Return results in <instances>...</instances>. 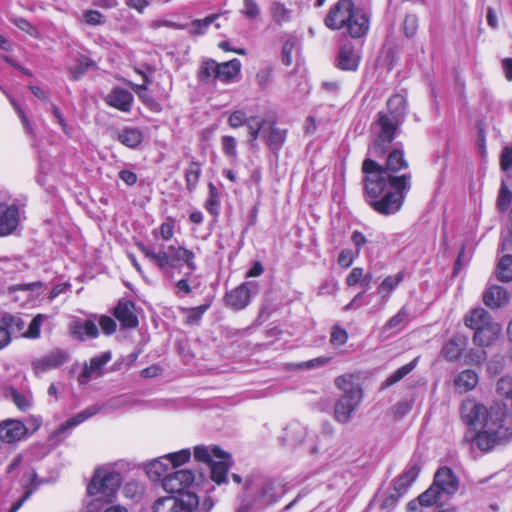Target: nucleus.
<instances>
[{"instance_id":"1","label":"nucleus","mask_w":512,"mask_h":512,"mask_svg":"<svg viewBox=\"0 0 512 512\" xmlns=\"http://www.w3.org/2000/svg\"><path fill=\"white\" fill-rule=\"evenodd\" d=\"M408 161L402 149L392 150L382 166L375 160L367 157L362 163L364 174L363 185L367 203L381 215H392L398 212L404 202L406 194L411 189V173L396 175L399 171L407 169Z\"/></svg>"},{"instance_id":"2","label":"nucleus","mask_w":512,"mask_h":512,"mask_svg":"<svg viewBox=\"0 0 512 512\" xmlns=\"http://www.w3.org/2000/svg\"><path fill=\"white\" fill-rule=\"evenodd\" d=\"M505 408L484 405L474 399L462 402L460 415L463 422L473 429H478L473 443L483 452H488L496 445L505 444L512 438V426L505 420Z\"/></svg>"},{"instance_id":"3","label":"nucleus","mask_w":512,"mask_h":512,"mask_svg":"<svg viewBox=\"0 0 512 512\" xmlns=\"http://www.w3.org/2000/svg\"><path fill=\"white\" fill-rule=\"evenodd\" d=\"M387 109V112L381 111L377 114V119L373 124L376 137L368 150L371 156H383L394 140L396 132L406 118V98L400 94L391 96L387 101Z\"/></svg>"},{"instance_id":"4","label":"nucleus","mask_w":512,"mask_h":512,"mask_svg":"<svg viewBox=\"0 0 512 512\" xmlns=\"http://www.w3.org/2000/svg\"><path fill=\"white\" fill-rule=\"evenodd\" d=\"M368 18L356 9L352 0H339L324 19L332 30H344L354 38L362 37L368 30Z\"/></svg>"},{"instance_id":"5","label":"nucleus","mask_w":512,"mask_h":512,"mask_svg":"<svg viewBox=\"0 0 512 512\" xmlns=\"http://www.w3.org/2000/svg\"><path fill=\"white\" fill-rule=\"evenodd\" d=\"M334 383L342 391L334 405V417L339 423L347 424L363 399V391L352 374L338 376Z\"/></svg>"},{"instance_id":"6","label":"nucleus","mask_w":512,"mask_h":512,"mask_svg":"<svg viewBox=\"0 0 512 512\" xmlns=\"http://www.w3.org/2000/svg\"><path fill=\"white\" fill-rule=\"evenodd\" d=\"M246 490V499L242 500L238 512H247L250 509L262 511L276 503L285 493L284 487L280 483L270 479L250 483Z\"/></svg>"},{"instance_id":"7","label":"nucleus","mask_w":512,"mask_h":512,"mask_svg":"<svg viewBox=\"0 0 512 512\" xmlns=\"http://www.w3.org/2000/svg\"><path fill=\"white\" fill-rule=\"evenodd\" d=\"M138 248L161 271L165 272L168 268H176L181 263H185L192 271L196 269L193 261L195 258L194 253L183 247L169 245L166 248L155 251L153 248L138 244Z\"/></svg>"},{"instance_id":"8","label":"nucleus","mask_w":512,"mask_h":512,"mask_svg":"<svg viewBox=\"0 0 512 512\" xmlns=\"http://www.w3.org/2000/svg\"><path fill=\"white\" fill-rule=\"evenodd\" d=\"M121 483V475L116 471L97 469L87 487L90 496L95 497V502H111Z\"/></svg>"},{"instance_id":"9","label":"nucleus","mask_w":512,"mask_h":512,"mask_svg":"<svg viewBox=\"0 0 512 512\" xmlns=\"http://www.w3.org/2000/svg\"><path fill=\"white\" fill-rule=\"evenodd\" d=\"M259 293V286L256 281H248L240 284L225 295L226 305L233 310L239 311L246 308L252 296Z\"/></svg>"},{"instance_id":"10","label":"nucleus","mask_w":512,"mask_h":512,"mask_svg":"<svg viewBox=\"0 0 512 512\" xmlns=\"http://www.w3.org/2000/svg\"><path fill=\"white\" fill-rule=\"evenodd\" d=\"M194 480L195 475L191 470L181 469L167 474L162 480V487L169 493H182Z\"/></svg>"},{"instance_id":"11","label":"nucleus","mask_w":512,"mask_h":512,"mask_svg":"<svg viewBox=\"0 0 512 512\" xmlns=\"http://www.w3.org/2000/svg\"><path fill=\"white\" fill-rule=\"evenodd\" d=\"M20 222V211L17 205L0 204V236L13 233Z\"/></svg>"},{"instance_id":"12","label":"nucleus","mask_w":512,"mask_h":512,"mask_svg":"<svg viewBox=\"0 0 512 512\" xmlns=\"http://www.w3.org/2000/svg\"><path fill=\"white\" fill-rule=\"evenodd\" d=\"M68 359V353L63 350H53L33 361L32 366L35 374H41L64 364Z\"/></svg>"},{"instance_id":"13","label":"nucleus","mask_w":512,"mask_h":512,"mask_svg":"<svg viewBox=\"0 0 512 512\" xmlns=\"http://www.w3.org/2000/svg\"><path fill=\"white\" fill-rule=\"evenodd\" d=\"M433 485L442 493L453 495L459 488V481L449 467H441L434 476Z\"/></svg>"},{"instance_id":"14","label":"nucleus","mask_w":512,"mask_h":512,"mask_svg":"<svg viewBox=\"0 0 512 512\" xmlns=\"http://www.w3.org/2000/svg\"><path fill=\"white\" fill-rule=\"evenodd\" d=\"M111 352L107 351L101 355L95 356L90 360L89 365H85L82 373L78 377L80 384L88 383L93 377H98L102 373V368L111 360Z\"/></svg>"},{"instance_id":"15","label":"nucleus","mask_w":512,"mask_h":512,"mask_svg":"<svg viewBox=\"0 0 512 512\" xmlns=\"http://www.w3.org/2000/svg\"><path fill=\"white\" fill-rule=\"evenodd\" d=\"M502 326L494 321L480 327L474 332L473 342L480 347H488L492 345L500 336Z\"/></svg>"},{"instance_id":"16","label":"nucleus","mask_w":512,"mask_h":512,"mask_svg":"<svg viewBox=\"0 0 512 512\" xmlns=\"http://www.w3.org/2000/svg\"><path fill=\"white\" fill-rule=\"evenodd\" d=\"M115 318L120 321L123 328H135L138 318L135 314V305L132 301L121 299L114 309Z\"/></svg>"},{"instance_id":"17","label":"nucleus","mask_w":512,"mask_h":512,"mask_svg":"<svg viewBox=\"0 0 512 512\" xmlns=\"http://www.w3.org/2000/svg\"><path fill=\"white\" fill-rule=\"evenodd\" d=\"M105 102L120 111L129 112L132 108L133 95L126 89L115 87L107 94Z\"/></svg>"},{"instance_id":"18","label":"nucleus","mask_w":512,"mask_h":512,"mask_svg":"<svg viewBox=\"0 0 512 512\" xmlns=\"http://www.w3.org/2000/svg\"><path fill=\"white\" fill-rule=\"evenodd\" d=\"M26 432L25 425L19 420H7L0 424V439L7 443L21 440Z\"/></svg>"},{"instance_id":"19","label":"nucleus","mask_w":512,"mask_h":512,"mask_svg":"<svg viewBox=\"0 0 512 512\" xmlns=\"http://www.w3.org/2000/svg\"><path fill=\"white\" fill-rule=\"evenodd\" d=\"M71 335L80 341L86 338H96L99 334L98 327L92 320H73L69 325Z\"/></svg>"},{"instance_id":"20","label":"nucleus","mask_w":512,"mask_h":512,"mask_svg":"<svg viewBox=\"0 0 512 512\" xmlns=\"http://www.w3.org/2000/svg\"><path fill=\"white\" fill-rule=\"evenodd\" d=\"M231 467V457L228 453L224 452L221 458H216L210 465V477L219 484L227 482V473Z\"/></svg>"},{"instance_id":"21","label":"nucleus","mask_w":512,"mask_h":512,"mask_svg":"<svg viewBox=\"0 0 512 512\" xmlns=\"http://www.w3.org/2000/svg\"><path fill=\"white\" fill-rule=\"evenodd\" d=\"M359 55L352 44H343L337 56V66L342 70H356L359 64Z\"/></svg>"},{"instance_id":"22","label":"nucleus","mask_w":512,"mask_h":512,"mask_svg":"<svg viewBox=\"0 0 512 512\" xmlns=\"http://www.w3.org/2000/svg\"><path fill=\"white\" fill-rule=\"evenodd\" d=\"M509 294L507 290L498 285L490 286L483 295V301L490 308H500L508 303Z\"/></svg>"},{"instance_id":"23","label":"nucleus","mask_w":512,"mask_h":512,"mask_svg":"<svg viewBox=\"0 0 512 512\" xmlns=\"http://www.w3.org/2000/svg\"><path fill=\"white\" fill-rule=\"evenodd\" d=\"M421 470V466L417 462H413L407 466L405 471L394 481V489L399 494H404L407 488L416 480Z\"/></svg>"},{"instance_id":"24","label":"nucleus","mask_w":512,"mask_h":512,"mask_svg":"<svg viewBox=\"0 0 512 512\" xmlns=\"http://www.w3.org/2000/svg\"><path fill=\"white\" fill-rule=\"evenodd\" d=\"M101 409H102V406H99L97 404L91 405V406L85 408L84 410H82L81 412L77 413L72 418H70L67 421H65L64 423H62L59 426V428L57 429V432L59 434H61V433H64L65 431H68V430L76 427L77 425L83 423L87 419H89L92 416H94L97 413H99L101 411Z\"/></svg>"},{"instance_id":"25","label":"nucleus","mask_w":512,"mask_h":512,"mask_svg":"<svg viewBox=\"0 0 512 512\" xmlns=\"http://www.w3.org/2000/svg\"><path fill=\"white\" fill-rule=\"evenodd\" d=\"M101 409H102V406H99L97 404L91 405V406L85 408L84 410H82L81 412L77 413L72 418H70L67 421H65L64 423H62L59 426V428L57 429V432L59 434H61V433H64L65 431H68V430L76 427L77 425L83 423L87 419H89L92 416H94L97 413H99L101 411Z\"/></svg>"},{"instance_id":"26","label":"nucleus","mask_w":512,"mask_h":512,"mask_svg":"<svg viewBox=\"0 0 512 512\" xmlns=\"http://www.w3.org/2000/svg\"><path fill=\"white\" fill-rule=\"evenodd\" d=\"M101 409H102V406H99L97 404L91 405V406L85 408L84 410H82L81 412L77 413L72 418H70L67 421H65L64 423H62L59 426V428L57 429V432L59 434H61V433H64L65 431H68V430L76 427L77 425L83 423L87 419H89L92 416H94L97 413H99L101 411Z\"/></svg>"},{"instance_id":"27","label":"nucleus","mask_w":512,"mask_h":512,"mask_svg":"<svg viewBox=\"0 0 512 512\" xmlns=\"http://www.w3.org/2000/svg\"><path fill=\"white\" fill-rule=\"evenodd\" d=\"M240 69L241 62L236 58L218 63L216 78L221 82L229 83L240 73Z\"/></svg>"},{"instance_id":"28","label":"nucleus","mask_w":512,"mask_h":512,"mask_svg":"<svg viewBox=\"0 0 512 512\" xmlns=\"http://www.w3.org/2000/svg\"><path fill=\"white\" fill-rule=\"evenodd\" d=\"M169 465H170V463H169L168 459H166V455L161 456L157 459H154L153 461L149 462L146 465V473L152 481H154V482L161 481L162 482L163 478L167 474H169L168 473Z\"/></svg>"},{"instance_id":"29","label":"nucleus","mask_w":512,"mask_h":512,"mask_svg":"<svg viewBox=\"0 0 512 512\" xmlns=\"http://www.w3.org/2000/svg\"><path fill=\"white\" fill-rule=\"evenodd\" d=\"M262 137L272 151H278L286 140V131L273 124L270 125L268 130H263Z\"/></svg>"},{"instance_id":"30","label":"nucleus","mask_w":512,"mask_h":512,"mask_svg":"<svg viewBox=\"0 0 512 512\" xmlns=\"http://www.w3.org/2000/svg\"><path fill=\"white\" fill-rule=\"evenodd\" d=\"M464 321L467 327L476 331L480 327L485 326L493 320L484 308H476L465 316Z\"/></svg>"},{"instance_id":"31","label":"nucleus","mask_w":512,"mask_h":512,"mask_svg":"<svg viewBox=\"0 0 512 512\" xmlns=\"http://www.w3.org/2000/svg\"><path fill=\"white\" fill-rule=\"evenodd\" d=\"M97 65L91 58L79 55L75 59V64L69 67L70 78L78 80L88 70L96 69Z\"/></svg>"},{"instance_id":"32","label":"nucleus","mask_w":512,"mask_h":512,"mask_svg":"<svg viewBox=\"0 0 512 512\" xmlns=\"http://www.w3.org/2000/svg\"><path fill=\"white\" fill-rule=\"evenodd\" d=\"M403 279V272L387 276L377 288V293L381 296V299L383 301H387L393 290L403 281Z\"/></svg>"},{"instance_id":"33","label":"nucleus","mask_w":512,"mask_h":512,"mask_svg":"<svg viewBox=\"0 0 512 512\" xmlns=\"http://www.w3.org/2000/svg\"><path fill=\"white\" fill-rule=\"evenodd\" d=\"M117 140L129 148H135L143 141V134L137 128L127 127L117 133Z\"/></svg>"},{"instance_id":"34","label":"nucleus","mask_w":512,"mask_h":512,"mask_svg":"<svg viewBox=\"0 0 512 512\" xmlns=\"http://www.w3.org/2000/svg\"><path fill=\"white\" fill-rule=\"evenodd\" d=\"M224 455V451L219 447L214 446L212 448L206 446H197L194 449V457L197 461L203 462L208 466L216 459L221 458Z\"/></svg>"},{"instance_id":"35","label":"nucleus","mask_w":512,"mask_h":512,"mask_svg":"<svg viewBox=\"0 0 512 512\" xmlns=\"http://www.w3.org/2000/svg\"><path fill=\"white\" fill-rule=\"evenodd\" d=\"M478 380V374L475 371L466 369L455 378L454 383L462 392H467L475 388Z\"/></svg>"},{"instance_id":"36","label":"nucleus","mask_w":512,"mask_h":512,"mask_svg":"<svg viewBox=\"0 0 512 512\" xmlns=\"http://www.w3.org/2000/svg\"><path fill=\"white\" fill-rule=\"evenodd\" d=\"M418 358L413 359L408 364L403 365L399 369H397L394 373H392L382 384L381 389H386L399 381H401L405 376H407L417 365Z\"/></svg>"},{"instance_id":"37","label":"nucleus","mask_w":512,"mask_h":512,"mask_svg":"<svg viewBox=\"0 0 512 512\" xmlns=\"http://www.w3.org/2000/svg\"><path fill=\"white\" fill-rule=\"evenodd\" d=\"M418 358L413 359L408 364L403 365L399 369H397L394 373H392L382 384L381 389H386L399 381H401L405 376H407L417 365Z\"/></svg>"},{"instance_id":"38","label":"nucleus","mask_w":512,"mask_h":512,"mask_svg":"<svg viewBox=\"0 0 512 512\" xmlns=\"http://www.w3.org/2000/svg\"><path fill=\"white\" fill-rule=\"evenodd\" d=\"M463 351V344L458 337L451 338L442 348L441 353L447 361H456Z\"/></svg>"},{"instance_id":"39","label":"nucleus","mask_w":512,"mask_h":512,"mask_svg":"<svg viewBox=\"0 0 512 512\" xmlns=\"http://www.w3.org/2000/svg\"><path fill=\"white\" fill-rule=\"evenodd\" d=\"M218 62L213 59H207L201 62L198 70V79L201 82H210L217 80L216 73Z\"/></svg>"},{"instance_id":"40","label":"nucleus","mask_w":512,"mask_h":512,"mask_svg":"<svg viewBox=\"0 0 512 512\" xmlns=\"http://www.w3.org/2000/svg\"><path fill=\"white\" fill-rule=\"evenodd\" d=\"M202 173L201 164L197 161H192L185 170L186 189L193 192L199 182Z\"/></svg>"},{"instance_id":"41","label":"nucleus","mask_w":512,"mask_h":512,"mask_svg":"<svg viewBox=\"0 0 512 512\" xmlns=\"http://www.w3.org/2000/svg\"><path fill=\"white\" fill-rule=\"evenodd\" d=\"M496 277L499 281L510 282L512 280V255H504L498 262Z\"/></svg>"},{"instance_id":"42","label":"nucleus","mask_w":512,"mask_h":512,"mask_svg":"<svg viewBox=\"0 0 512 512\" xmlns=\"http://www.w3.org/2000/svg\"><path fill=\"white\" fill-rule=\"evenodd\" d=\"M133 91L137 94L139 99L152 111H159L160 105L155 99L148 93V87L146 84L138 85L132 84Z\"/></svg>"},{"instance_id":"43","label":"nucleus","mask_w":512,"mask_h":512,"mask_svg":"<svg viewBox=\"0 0 512 512\" xmlns=\"http://www.w3.org/2000/svg\"><path fill=\"white\" fill-rule=\"evenodd\" d=\"M154 512H180V502L174 496L159 498L154 504Z\"/></svg>"},{"instance_id":"44","label":"nucleus","mask_w":512,"mask_h":512,"mask_svg":"<svg viewBox=\"0 0 512 512\" xmlns=\"http://www.w3.org/2000/svg\"><path fill=\"white\" fill-rule=\"evenodd\" d=\"M219 17V14H212L204 19H196L189 26V33L193 35L204 34L209 26Z\"/></svg>"},{"instance_id":"45","label":"nucleus","mask_w":512,"mask_h":512,"mask_svg":"<svg viewBox=\"0 0 512 512\" xmlns=\"http://www.w3.org/2000/svg\"><path fill=\"white\" fill-rule=\"evenodd\" d=\"M306 436V429L299 424H292L286 429V436L283 438L287 444L296 445L301 443Z\"/></svg>"},{"instance_id":"46","label":"nucleus","mask_w":512,"mask_h":512,"mask_svg":"<svg viewBox=\"0 0 512 512\" xmlns=\"http://www.w3.org/2000/svg\"><path fill=\"white\" fill-rule=\"evenodd\" d=\"M512 202V191L508 188L505 181L501 182L498 192L496 207L499 211L505 212L508 210Z\"/></svg>"},{"instance_id":"47","label":"nucleus","mask_w":512,"mask_h":512,"mask_svg":"<svg viewBox=\"0 0 512 512\" xmlns=\"http://www.w3.org/2000/svg\"><path fill=\"white\" fill-rule=\"evenodd\" d=\"M1 322L2 326L10 331V335L15 332H21L25 326L24 320L19 315L5 314Z\"/></svg>"},{"instance_id":"48","label":"nucleus","mask_w":512,"mask_h":512,"mask_svg":"<svg viewBox=\"0 0 512 512\" xmlns=\"http://www.w3.org/2000/svg\"><path fill=\"white\" fill-rule=\"evenodd\" d=\"M409 316V310L406 306H403L396 315L391 317L383 327V331H388L391 329H399L401 328L407 321Z\"/></svg>"},{"instance_id":"49","label":"nucleus","mask_w":512,"mask_h":512,"mask_svg":"<svg viewBox=\"0 0 512 512\" xmlns=\"http://www.w3.org/2000/svg\"><path fill=\"white\" fill-rule=\"evenodd\" d=\"M181 496L178 498L180 502V511H193L198 509L199 506V499L198 496L190 491H183L182 493H179Z\"/></svg>"},{"instance_id":"50","label":"nucleus","mask_w":512,"mask_h":512,"mask_svg":"<svg viewBox=\"0 0 512 512\" xmlns=\"http://www.w3.org/2000/svg\"><path fill=\"white\" fill-rule=\"evenodd\" d=\"M441 491L433 484L422 494L418 496L419 504L422 507H430L436 504L440 498Z\"/></svg>"},{"instance_id":"51","label":"nucleus","mask_w":512,"mask_h":512,"mask_svg":"<svg viewBox=\"0 0 512 512\" xmlns=\"http://www.w3.org/2000/svg\"><path fill=\"white\" fill-rule=\"evenodd\" d=\"M208 189H209V198L206 201L205 208L211 215H217L218 207L220 204L219 192H218L216 186L212 182H210L208 184Z\"/></svg>"},{"instance_id":"52","label":"nucleus","mask_w":512,"mask_h":512,"mask_svg":"<svg viewBox=\"0 0 512 512\" xmlns=\"http://www.w3.org/2000/svg\"><path fill=\"white\" fill-rule=\"evenodd\" d=\"M191 457V452L189 449H182L180 451L166 454V459H168L172 468H176L186 462L189 461Z\"/></svg>"},{"instance_id":"53","label":"nucleus","mask_w":512,"mask_h":512,"mask_svg":"<svg viewBox=\"0 0 512 512\" xmlns=\"http://www.w3.org/2000/svg\"><path fill=\"white\" fill-rule=\"evenodd\" d=\"M247 127L250 135L249 142L254 146L255 141L264 127V121L258 117H251L247 122Z\"/></svg>"},{"instance_id":"54","label":"nucleus","mask_w":512,"mask_h":512,"mask_svg":"<svg viewBox=\"0 0 512 512\" xmlns=\"http://www.w3.org/2000/svg\"><path fill=\"white\" fill-rule=\"evenodd\" d=\"M46 319L44 314H37L29 324L28 329L22 334L26 338H38L40 335V327Z\"/></svg>"},{"instance_id":"55","label":"nucleus","mask_w":512,"mask_h":512,"mask_svg":"<svg viewBox=\"0 0 512 512\" xmlns=\"http://www.w3.org/2000/svg\"><path fill=\"white\" fill-rule=\"evenodd\" d=\"M496 391L499 396L512 399V379L508 376L500 378L496 385Z\"/></svg>"},{"instance_id":"56","label":"nucleus","mask_w":512,"mask_h":512,"mask_svg":"<svg viewBox=\"0 0 512 512\" xmlns=\"http://www.w3.org/2000/svg\"><path fill=\"white\" fill-rule=\"evenodd\" d=\"M241 13L247 19H256L260 15V8L255 0H243V8Z\"/></svg>"},{"instance_id":"57","label":"nucleus","mask_w":512,"mask_h":512,"mask_svg":"<svg viewBox=\"0 0 512 512\" xmlns=\"http://www.w3.org/2000/svg\"><path fill=\"white\" fill-rule=\"evenodd\" d=\"M273 19L281 24L287 22L290 18L289 10L281 3H274L271 7Z\"/></svg>"},{"instance_id":"58","label":"nucleus","mask_w":512,"mask_h":512,"mask_svg":"<svg viewBox=\"0 0 512 512\" xmlns=\"http://www.w3.org/2000/svg\"><path fill=\"white\" fill-rule=\"evenodd\" d=\"M348 333L338 325H334L331 331L330 343L334 346H342L347 342Z\"/></svg>"},{"instance_id":"59","label":"nucleus","mask_w":512,"mask_h":512,"mask_svg":"<svg viewBox=\"0 0 512 512\" xmlns=\"http://www.w3.org/2000/svg\"><path fill=\"white\" fill-rule=\"evenodd\" d=\"M208 307H209L208 305H200L198 307L185 309L186 323L187 324L197 323L201 319V317L205 313V311L208 309Z\"/></svg>"},{"instance_id":"60","label":"nucleus","mask_w":512,"mask_h":512,"mask_svg":"<svg viewBox=\"0 0 512 512\" xmlns=\"http://www.w3.org/2000/svg\"><path fill=\"white\" fill-rule=\"evenodd\" d=\"M413 404H414L413 398L403 399V400L399 401L393 407V412H394L395 417H397V418L404 417L406 414H408L411 411Z\"/></svg>"},{"instance_id":"61","label":"nucleus","mask_w":512,"mask_h":512,"mask_svg":"<svg viewBox=\"0 0 512 512\" xmlns=\"http://www.w3.org/2000/svg\"><path fill=\"white\" fill-rule=\"evenodd\" d=\"M221 146L223 152L232 158L237 157V150H236V139L232 136H223L221 139Z\"/></svg>"},{"instance_id":"62","label":"nucleus","mask_w":512,"mask_h":512,"mask_svg":"<svg viewBox=\"0 0 512 512\" xmlns=\"http://www.w3.org/2000/svg\"><path fill=\"white\" fill-rule=\"evenodd\" d=\"M296 47V41L293 39L287 40L282 48L281 59L285 66H290L293 62L292 52Z\"/></svg>"},{"instance_id":"63","label":"nucleus","mask_w":512,"mask_h":512,"mask_svg":"<svg viewBox=\"0 0 512 512\" xmlns=\"http://www.w3.org/2000/svg\"><path fill=\"white\" fill-rule=\"evenodd\" d=\"M403 29L407 37H412L418 29V19L416 15L409 14L405 17Z\"/></svg>"},{"instance_id":"64","label":"nucleus","mask_w":512,"mask_h":512,"mask_svg":"<svg viewBox=\"0 0 512 512\" xmlns=\"http://www.w3.org/2000/svg\"><path fill=\"white\" fill-rule=\"evenodd\" d=\"M11 398L14 404L22 411H26L30 408L31 403L27 396L20 394L16 389H11Z\"/></svg>"}]
</instances>
